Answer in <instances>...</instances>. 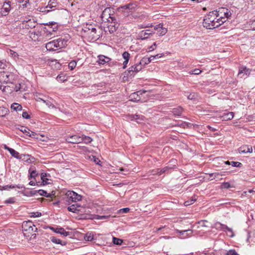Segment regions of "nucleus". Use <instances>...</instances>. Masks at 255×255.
I'll return each mask as SVG.
<instances>
[{
	"mask_svg": "<svg viewBox=\"0 0 255 255\" xmlns=\"http://www.w3.org/2000/svg\"><path fill=\"white\" fill-rule=\"evenodd\" d=\"M83 36L92 40L100 37V28L95 23H86L83 25L81 31Z\"/></svg>",
	"mask_w": 255,
	"mask_h": 255,
	"instance_id": "f257e3e1",
	"label": "nucleus"
},
{
	"mask_svg": "<svg viewBox=\"0 0 255 255\" xmlns=\"http://www.w3.org/2000/svg\"><path fill=\"white\" fill-rule=\"evenodd\" d=\"M215 13L212 11L205 16L203 22V25L204 27L209 29H213L221 25L215 15Z\"/></svg>",
	"mask_w": 255,
	"mask_h": 255,
	"instance_id": "f03ea898",
	"label": "nucleus"
},
{
	"mask_svg": "<svg viewBox=\"0 0 255 255\" xmlns=\"http://www.w3.org/2000/svg\"><path fill=\"white\" fill-rule=\"evenodd\" d=\"M22 229L24 236L29 237V234H31L32 236H34V238L35 237L36 234L32 233L36 232L37 229L31 221L23 222L22 224Z\"/></svg>",
	"mask_w": 255,
	"mask_h": 255,
	"instance_id": "7ed1b4c3",
	"label": "nucleus"
},
{
	"mask_svg": "<svg viewBox=\"0 0 255 255\" xmlns=\"http://www.w3.org/2000/svg\"><path fill=\"white\" fill-rule=\"evenodd\" d=\"M213 12H216L215 15L221 25L226 21L227 19L231 15L228 9L224 7L220 8L218 11L214 10Z\"/></svg>",
	"mask_w": 255,
	"mask_h": 255,
	"instance_id": "20e7f679",
	"label": "nucleus"
},
{
	"mask_svg": "<svg viewBox=\"0 0 255 255\" xmlns=\"http://www.w3.org/2000/svg\"><path fill=\"white\" fill-rule=\"evenodd\" d=\"M114 11L113 9L111 7H106L102 11L101 17L103 22H107L111 19H114L115 17L113 16Z\"/></svg>",
	"mask_w": 255,
	"mask_h": 255,
	"instance_id": "39448f33",
	"label": "nucleus"
},
{
	"mask_svg": "<svg viewBox=\"0 0 255 255\" xmlns=\"http://www.w3.org/2000/svg\"><path fill=\"white\" fill-rule=\"evenodd\" d=\"M35 29L32 31H29V37L33 40H38L39 38L42 35V32L43 31V26L38 25L35 27L33 26Z\"/></svg>",
	"mask_w": 255,
	"mask_h": 255,
	"instance_id": "423d86ee",
	"label": "nucleus"
},
{
	"mask_svg": "<svg viewBox=\"0 0 255 255\" xmlns=\"http://www.w3.org/2000/svg\"><path fill=\"white\" fill-rule=\"evenodd\" d=\"M107 22L108 23L106 25L107 26L105 27V30L106 32L109 31L110 33H113L116 31L119 26L115 18Z\"/></svg>",
	"mask_w": 255,
	"mask_h": 255,
	"instance_id": "0eeeda50",
	"label": "nucleus"
},
{
	"mask_svg": "<svg viewBox=\"0 0 255 255\" xmlns=\"http://www.w3.org/2000/svg\"><path fill=\"white\" fill-rule=\"evenodd\" d=\"M56 24V22H49V24L46 23H44V25H47L48 27H43V32H44L45 34H46V36H51L53 34V32H55L57 30L58 27L57 26H55V27H52L51 25H53Z\"/></svg>",
	"mask_w": 255,
	"mask_h": 255,
	"instance_id": "6e6552de",
	"label": "nucleus"
},
{
	"mask_svg": "<svg viewBox=\"0 0 255 255\" xmlns=\"http://www.w3.org/2000/svg\"><path fill=\"white\" fill-rule=\"evenodd\" d=\"M66 195L69 202L70 201L76 202L82 200V196L73 191H68L66 193Z\"/></svg>",
	"mask_w": 255,
	"mask_h": 255,
	"instance_id": "1a4fd4ad",
	"label": "nucleus"
},
{
	"mask_svg": "<svg viewBox=\"0 0 255 255\" xmlns=\"http://www.w3.org/2000/svg\"><path fill=\"white\" fill-rule=\"evenodd\" d=\"M142 68L141 62H139L138 63H136L131 66H130L128 71V76H133L135 73H137L140 71Z\"/></svg>",
	"mask_w": 255,
	"mask_h": 255,
	"instance_id": "9d476101",
	"label": "nucleus"
},
{
	"mask_svg": "<svg viewBox=\"0 0 255 255\" xmlns=\"http://www.w3.org/2000/svg\"><path fill=\"white\" fill-rule=\"evenodd\" d=\"M11 2L10 1H5L1 8L0 13L3 16L8 15L11 9Z\"/></svg>",
	"mask_w": 255,
	"mask_h": 255,
	"instance_id": "9b49d317",
	"label": "nucleus"
},
{
	"mask_svg": "<svg viewBox=\"0 0 255 255\" xmlns=\"http://www.w3.org/2000/svg\"><path fill=\"white\" fill-rule=\"evenodd\" d=\"M65 140L67 142L73 144H77L82 142L81 136L77 134L71 136H67Z\"/></svg>",
	"mask_w": 255,
	"mask_h": 255,
	"instance_id": "f8f14e48",
	"label": "nucleus"
},
{
	"mask_svg": "<svg viewBox=\"0 0 255 255\" xmlns=\"http://www.w3.org/2000/svg\"><path fill=\"white\" fill-rule=\"evenodd\" d=\"M251 72V70L247 68L246 67L241 66L239 68L238 76L243 78L244 76H248Z\"/></svg>",
	"mask_w": 255,
	"mask_h": 255,
	"instance_id": "ddd939ff",
	"label": "nucleus"
},
{
	"mask_svg": "<svg viewBox=\"0 0 255 255\" xmlns=\"http://www.w3.org/2000/svg\"><path fill=\"white\" fill-rule=\"evenodd\" d=\"M50 229L54 232L56 233L59 234L60 235H63L65 237H66L69 235V232H66L65 229L63 228H53L50 227Z\"/></svg>",
	"mask_w": 255,
	"mask_h": 255,
	"instance_id": "4468645a",
	"label": "nucleus"
},
{
	"mask_svg": "<svg viewBox=\"0 0 255 255\" xmlns=\"http://www.w3.org/2000/svg\"><path fill=\"white\" fill-rule=\"evenodd\" d=\"M238 150L240 153H252L253 152V148L251 146L245 145L241 146Z\"/></svg>",
	"mask_w": 255,
	"mask_h": 255,
	"instance_id": "2eb2a0df",
	"label": "nucleus"
},
{
	"mask_svg": "<svg viewBox=\"0 0 255 255\" xmlns=\"http://www.w3.org/2000/svg\"><path fill=\"white\" fill-rule=\"evenodd\" d=\"M20 130L26 135L33 138H35V136L36 135V133L30 130L28 128L24 127H21Z\"/></svg>",
	"mask_w": 255,
	"mask_h": 255,
	"instance_id": "dca6fc26",
	"label": "nucleus"
},
{
	"mask_svg": "<svg viewBox=\"0 0 255 255\" xmlns=\"http://www.w3.org/2000/svg\"><path fill=\"white\" fill-rule=\"evenodd\" d=\"M154 29L158 31L159 35H164L167 32V29L165 28H163V25L160 23L155 26Z\"/></svg>",
	"mask_w": 255,
	"mask_h": 255,
	"instance_id": "f3484780",
	"label": "nucleus"
},
{
	"mask_svg": "<svg viewBox=\"0 0 255 255\" xmlns=\"http://www.w3.org/2000/svg\"><path fill=\"white\" fill-rule=\"evenodd\" d=\"M152 34V32L150 29L142 30L138 33V37L141 39H146L149 35Z\"/></svg>",
	"mask_w": 255,
	"mask_h": 255,
	"instance_id": "a211bd4d",
	"label": "nucleus"
},
{
	"mask_svg": "<svg viewBox=\"0 0 255 255\" xmlns=\"http://www.w3.org/2000/svg\"><path fill=\"white\" fill-rule=\"evenodd\" d=\"M56 43V40L51 41L46 43V48L47 50L49 51H52L54 50L55 48H58V47H57V44Z\"/></svg>",
	"mask_w": 255,
	"mask_h": 255,
	"instance_id": "6ab92c4d",
	"label": "nucleus"
},
{
	"mask_svg": "<svg viewBox=\"0 0 255 255\" xmlns=\"http://www.w3.org/2000/svg\"><path fill=\"white\" fill-rule=\"evenodd\" d=\"M57 41V47L58 48L60 49L65 47L67 45V42L68 40L65 38H59L56 39Z\"/></svg>",
	"mask_w": 255,
	"mask_h": 255,
	"instance_id": "aec40b11",
	"label": "nucleus"
},
{
	"mask_svg": "<svg viewBox=\"0 0 255 255\" xmlns=\"http://www.w3.org/2000/svg\"><path fill=\"white\" fill-rule=\"evenodd\" d=\"M4 149L7 150L12 156L19 159V157H20L21 154H20L17 151H15L14 149L11 148L7 146L6 145H4Z\"/></svg>",
	"mask_w": 255,
	"mask_h": 255,
	"instance_id": "412c9836",
	"label": "nucleus"
},
{
	"mask_svg": "<svg viewBox=\"0 0 255 255\" xmlns=\"http://www.w3.org/2000/svg\"><path fill=\"white\" fill-rule=\"evenodd\" d=\"M176 231L177 233H179L181 235L183 236L182 238H186L187 237H190L193 232L192 230H186L184 231H179L178 230H176Z\"/></svg>",
	"mask_w": 255,
	"mask_h": 255,
	"instance_id": "4be33fe9",
	"label": "nucleus"
},
{
	"mask_svg": "<svg viewBox=\"0 0 255 255\" xmlns=\"http://www.w3.org/2000/svg\"><path fill=\"white\" fill-rule=\"evenodd\" d=\"M111 60V59L104 55H99L98 56V62L99 64L104 65L106 63H108Z\"/></svg>",
	"mask_w": 255,
	"mask_h": 255,
	"instance_id": "5701e85b",
	"label": "nucleus"
},
{
	"mask_svg": "<svg viewBox=\"0 0 255 255\" xmlns=\"http://www.w3.org/2000/svg\"><path fill=\"white\" fill-rule=\"evenodd\" d=\"M234 116L233 112L224 113L222 116H221V118L223 119V120L228 121L232 120Z\"/></svg>",
	"mask_w": 255,
	"mask_h": 255,
	"instance_id": "b1692460",
	"label": "nucleus"
},
{
	"mask_svg": "<svg viewBox=\"0 0 255 255\" xmlns=\"http://www.w3.org/2000/svg\"><path fill=\"white\" fill-rule=\"evenodd\" d=\"M49 65L52 67V68L55 69H60L61 67V64L57 62V60L56 59H53L49 61L48 62Z\"/></svg>",
	"mask_w": 255,
	"mask_h": 255,
	"instance_id": "393cba45",
	"label": "nucleus"
},
{
	"mask_svg": "<svg viewBox=\"0 0 255 255\" xmlns=\"http://www.w3.org/2000/svg\"><path fill=\"white\" fill-rule=\"evenodd\" d=\"M19 159H21V160L27 163H31L32 162L31 156L29 154H22L20 155V157H19Z\"/></svg>",
	"mask_w": 255,
	"mask_h": 255,
	"instance_id": "a878e982",
	"label": "nucleus"
},
{
	"mask_svg": "<svg viewBox=\"0 0 255 255\" xmlns=\"http://www.w3.org/2000/svg\"><path fill=\"white\" fill-rule=\"evenodd\" d=\"M36 192H37L40 195L45 196L46 197H51L52 195L50 193H47V192L44 190H38L37 191H35L33 194H35Z\"/></svg>",
	"mask_w": 255,
	"mask_h": 255,
	"instance_id": "bb28decb",
	"label": "nucleus"
},
{
	"mask_svg": "<svg viewBox=\"0 0 255 255\" xmlns=\"http://www.w3.org/2000/svg\"><path fill=\"white\" fill-rule=\"evenodd\" d=\"M145 117L140 115H134L132 116L131 120H135L137 123H140V121H143Z\"/></svg>",
	"mask_w": 255,
	"mask_h": 255,
	"instance_id": "cd10ccee",
	"label": "nucleus"
},
{
	"mask_svg": "<svg viewBox=\"0 0 255 255\" xmlns=\"http://www.w3.org/2000/svg\"><path fill=\"white\" fill-rule=\"evenodd\" d=\"M81 138L82 139V142H83L86 144H89L91 143L93 140L92 138L90 136H87L85 135H82L81 136Z\"/></svg>",
	"mask_w": 255,
	"mask_h": 255,
	"instance_id": "c85d7f7f",
	"label": "nucleus"
},
{
	"mask_svg": "<svg viewBox=\"0 0 255 255\" xmlns=\"http://www.w3.org/2000/svg\"><path fill=\"white\" fill-rule=\"evenodd\" d=\"M130 99L131 101L134 102H137L140 100V97L138 96V94L136 92H134L131 94L129 96Z\"/></svg>",
	"mask_w": 255,
	"mask_h": 255,
	"instance_id": "c756f323",
	"label": "nucleus"
},
{
	"mask_svg": "<svg viewBox=\"0 0 255 255\" xmlns=\"http://www.w3.org/2000/svg\"><path fill=\"white\" fill-rule=\"evenodd\" d=\"M50 240L52 242L55 243V244H60L62 246H64L66 245V243L65 242H62L60 239L55 237H52L50 238Z\"/></svg>",
	"mask_w": 255,
	"mask_h": 255,
	"instance_id": "7c9ffc66",
	"label": "nucleus"
},
{
	"mask_svg": "<svg viewBox=\"0 0 255 255\" xmlns=\"http://www.w3.org/2000/svg\"><path fill=\"white\" fill-rule=\"evenodd\" d=\"M11 109L15 111H20L22 110V106L18 103H13L11 106Z\"/></svg>",
	"mask_w": 255,
	"mask_h": 255,
	"instance_id": "2f4dec72",
	"label": "nucleus"
},
{
	"mask_svg": "<svg viewBox=\"0 0 255 255\" xmlns=\"http://www.w3.org/2000/svg\"><path fill=\"white\" fill-rule=\"evenodd\" d=\"M84 239L87 241H92L94 239V235L92 232H88L84 236Z\"/></svg>",
	"mask_w": 255,
	"mask_h": 255,
	"instance_id": "473e14b6",
	"label": "nucleus"
},
{
	"mask_svg": "<svg viewBox=\"0 0 255 255\" xmlns=\"http://www.w3.org/2000/svg\"><path fill=\"white\" fill-rule=\"evenodd\" d=\"M183 112V109L179 107L177 108H174L172 110V113L174 115L180 116Z\"/></svg>",
	"mask_w": 255,
	"mask_h": 255,
	"instance_id": "72a5a7b5",
	"label": "nucleus"
},
{
	"mask_svg": "<svg viewBox=\"0 0 255 255\" xmlns=\"http://www.w3.org/2000/svg\"><path fill=\"white\" fill-rule=\"evenodd\" d=\"M8 109L1 107H0V117H4L8 114Z\"/></svg>",
	"mask_w": 255,
	"mask_h": 255,
	"instance_id": "f704fd0d",
	"label": "nucleus"
},
{
	"mask_svg": "<svg viewBox=\"0 0 255 255\" xmlns=\"http://www.w3.org/2000/svg\"><path fill=\"white\" fill-rule=\"evenodd\" d=\"M68 210L70 212L77 213L80 211L79 209L77 208L76 205L72 204L68 207Z\"/></svg>",
	"mask_w": 255,
	"mask_h": 255,
	"instance_id": "c9c22d12",
	"label": "nucleus"
},
{
	"mask_svg": "<svg viewBox=\"0 0 255 255\" xmlns=\"http://www.w3.org/2000/svg\"><path fill=\"white\" fill-rule=\"evenodd\" d=\"M154 59V57L152 56H150L148 58H143L141 60V63H144V64H147L149 63L151 61H152Z\"/></svg>",
	"mask_w": 255,
	"mask_h": 255,
	"instance_id": "e433bc0d",
	"label": "nucleus"
},
{
	"mask_svg": "<svg viewBox=\"0 0 255 255\" xmlns=\"http://www.w3.org/2000/svg\"><path fill=\"white\" fill-rule=\"evenodd\" d=\"M40 100L43 102L49 108H55L54 105L49 100H45L42 98H39Z\"/></svg>",
	"mask_w": 255,
	"mask_h": 255,
	"instance_id": "4c0bfd02",
	"label": "nucleus"
},
{
	"mask_svg": "<svg viewBox=\"0 0 255 255\" xmlns=\"http://www.w3.org/2000/svg\"><path fill=\"white\" fill-rule=\"evenodd\" d=\"M113 243L117 245H121L123 243V240L116 237L113 238Z\"/></svg>",
	"mask_w": 255,
	"mask_h": 255,
	"instance_id": "58836bf2",
	"label": "nucleus"
},
{
	"mask_svg": "<svg viewBox=\"0 0 255 255\" xmlns=\"http://www.w3.org/2000/svg\"><path fill=\"white\" fill-rule=\"evenodd\" d=\"M47 174L46 173H42L41 175V179L42 180L43 184H47V180L48 179L46 178Z\"/></svg>",
	"mask_w": 255,
	"mask_h": 255,
	"instance_id": "ea45409f",
	"label": "nucleus"
},
{
	"mask_svg": "<svg viewBox=\"0 0 255 255\" xmlns=\"http://www.w3.org/2000/svg\"><path fill=\"white\" fill-rule=\"evenodd\" d=\"M129 210L130 209L129 208H124L119 210L117 212V213L119 214H121L123 213H128V212H129Z\"/></svg>",
	"mask_w": 255,
	"mask_h": 255,
	"instance_id": "a19ab883",
	"label": "nucleus"
},
{
	"mask_svg": "<svg viewBox=\"0 0 255 255\" xmlns=\"http://www.w3.org/2000/svg\"><path fill=\"white\" fill-rule=\"evenodd\" d=\"M196 201V198H192L190 200H188L185 202L184 205L186 206H189L193 204Z\"/></svg>",
	"mask_w": 255,
	"mask_h": 255,
	"instance_id": "79ce46f5",
	"label": "nucleus"
},
{
	"mask_svg": "<svg viewBox=\"0 0 255 255\" xmlns=\"http://www.w3.org/2000/svg\"><path fill=\"white\" fill-rule=\"evenodd\" d=\"M232 187L231 184L229 182H224L221 184V188L229 189Z\"/></svg>",
	"mask_w": 255,
	"mask_h": 255,
	"instance_id": "37998d69",
	"label": "nucleus"
},
{
	"mask_svg": "<svg viewBox=\"0 0 255 255\" xmlns=\"http://www.w3.org/2000/svg\"><path fill=\"white\" fill-rule=\"evenodd\" d=\"M208 222L207 221H201L198 222V224H199L201 227H208Z\"/></svg>",
	"mask_w": 255,
	"mask_h": 255,
	"instance_id": "c03bdc74",
	"label": "nucleus"
},
{
	"mask_svg": "<svg viewBox=\"0 0 255 255\" xmlns=\"http://www.w3.org/2000/svg\"><path fill=\"white\" fill-rule=\"evenodd\" d=\"M202 72V71L199 69H195L189 72L190 74L199 75Z\"/></svg>",
	"mask_w": 255,
	"mask_h": 255,
	"instance_id": "a18cd8bd",
	"label": "nucleus"
},
{
	"mask_svg": "<svg viewBox=\"0 0 255 255\" xmlns=\"http://www.w3.org/2000/svg\"><path fill=\"white\" fill-rule=\"evenodd\" d=\"M231 165L233 167H240L242 164L241 162L237 161H231Z\"/></svg>",
	"mask_w": 255,
	"mask_h": 255,
	"instance_id": "49530a36",
	"label": "nucleus"
},
{
	"mask_svg": "<svg viewBox=\"0 0 255 255\" xmlns=\"http://www.w3.org/2000/svg\"><path fill=\"white\" fill-rule=\"evenodd\" d=\"M129 54L128 52H124L123 54V57L125 59V60H128L129 58Z\"/></svg>",
	"mask_w": 255,
	"mask_h": 255,
	"instance_id": "de8ad7c7",
	"label": "nucleus"
},
{
	"mask_svg": "<svg viewBox=\"0 0 255 255\" xmlns=\"http://www.w3.org/2000/svg\"><path fill=\"white\" fill-rule=\"evenodd\" d=\"M217 225H219L220 226L221 229L224 231H227V229L229 228V227L227 226L222 224L220 223H217Z\"/></svg>",
	"mask_w": 255,
	"mask_h": 255,
	"instance_id": "09e8293b",
	"label": "nucleus"
},
{
	"mask_svg": "<svg viewBox=\"0 0 255 255\" xmlns=\"http://www.w3.org/2000/svg\"><path fill=\"white\" fill-rule=\"evenodd\" d=\"M197 96V94L195 93H191V94H189L187 96V98L189 100H193V99H196Z\"/></svg>",
	"mask_w": 255,
	"mask_h": 255,
	"instance_id": "8fccbe9b",
	"label": "nucleus"
},
{
	"mask_svg": "<svg viewBox=\"0 0 255 255\" xmlns=\"http://www.w3.org/2000/svg\"><path fill=\"white\" fill-rule=\"evenodd\" d=\"M76 66V62L74 61L70 62L69 64V67L71 70H73Z\"/></svg>",
	"mask_w": 255,
	"mask_h": 255,
	"instance_id": "3c124183",
	"label": "nucleus"
},
{
	"mask_svg": "<svg viewBox=\"0 0 255 255\" xmlns=\"http://www.w3.org/2000/svg\"><path fill=\"white\" fill-rule=\"evenodd\" d=\"M228 233H227V235L230 237H233L234 236V234L233 233V230L231 228H229L227 230Z\"/></svg>",
	"mask_w": 255,
	"mask_h": 255,
	"instance_id": "603ef678",
	"label": "nucleus"
},
{
	"mask_svg": "<svg viewBox=\"0 0 255 255\" xmlns=\"http://www.w3.org/2000/svg\"><path fill=\"white\" fill-rule=\"evenodd\" d=\"M227 255H238V253L236 252L235 250H231L229 251L227 253Z\"/></svg>",
	"mask_w": 255,
	"mask_h": 255,
	"instance_id": "864d4df0",
	"label": "nucleus"
},
{
	"mask_svg": "<svg viewBox=\"0 0 255 255\" xmlns=\"http://www.w3.org/2000/svg\"><path fill=\"white\" fill-rule=\"evenodd\" d=\"M167 170V167H165V168H164L163 169H157V173L159 175H161L162 173H164Z\"/></svg>",
	"mask_w": 255,
	"mask_h": 255,
	"instance_id": "5fc2aeb1",
	"label": "nucleus"
},
{
	"mask_svg": "<svg viewBox=\"0 0 255 255\" xmlns=\"http://www.w3.org/2000/svg\"><path fill=\"white\" fill-rule=\"evenodd\" d=\"M37 175L36 170H33L30 172V176L29 178H35V176Z\"/></svg>",
	"mask_w": 255,
	"mask_h": 255,
	"instance_id": "6e6d98bb",
	"label": "nucleus"
},
{
	"mask_svg": "<svg viewBox=\"0 0 255 255\" xmlns=\"http://www.w3.org/2000/svg\"><path fill=\"white\" fill-rule=\"evenodd\" d=\"M31 214L32 215L31 216L34 217H39L41 216V213L38 212H33Z\"/></svg>",
	"mask_w": 255,
	"mask_h": 255,
	"instance_id": "4d7b16f0",
	"label": "nucleus"
},
{
	"mask_svg": "<svg viewBox=\"0 0 255 255\" xmlns=\"http://www.w3.org/2000/svg\"><path fill=\"white\" fill-rule=\"evenodd\" d=\"M111 216H98V217L97 218V219L99 220H104V219H107L109 218Z\"/></svg>",
	"mask_w": 255,
	"mask_h": 255,
	"instance_id": "13d9d810",
	"label": "nucleus"
},
{
	"mask_svg": "<svg viewBox=\"0 0 255 255\" xmlns=\"http://www.w3.org/2000/svg\"><path fill=\"white\" fill-rule=\"evenodd\" d=\"M56 6V3L52 2H51L50 3H49L48 5L46 6V8H51L53 7H55Z\"/></svg>",
	"mask_w": 255,
	"mask_h": 255,
	"instance_id": "bf43d9fd",
	"label": "nucleus"
},
{
	"mask_svg": "<svg viewBox=\"0 0 255 255\" xmlns=\"http://www.w3.org/2000/svg\"><path fill=\"white\" fill-rule=\"evenodd\" d=\"M22 117L26 119H30V116L26 112H23L22 113Z\"/></svg>",
	"mask_w": 255,
	"mask_h": 255,
	"instance_id": "052dcab7",
	"label": "nucleus"
},
{
	"mask_svg": "<svg viewBox=\"0 0 255 255\" xmlns=\"http://www.w3.org/2000/svg\"><path fill=\"white\" fill-rule=\"evenodd\" d=\"M92 160L96 163L97 164H99V162H100V160L99 158H97L96 156H93L92 157Z\"/></svg>",
	"mask_w": 255,
	"mask_h": 255,
	"instance_id": "680f3d73",
	"label": "nucleus"
},
{
	"mask_svg": "<svg viewBox=\"0 0 255 255\" xmlns=\"http://www.w3.org/2000/svg\"><path fill=\"white\" fill-rule=\"evenodd\" d=\"M156 43L154 42L153 44L149 48V51H152L154 50L156 48Z\"/></svg>",
	"mask_w": 255,
	"mask_h": 255,
	"instance_id": "e2e57ef3",
	"label": "nucleus"
},
{
	"mask_svg": "<svg viewBox=\"0 0 255 255\" xmlns=\"http://www.w3.org/2000/svg\"><path fill=\"white\" fill-rule=\"evenodd\" d=\"M14 202V198H9L5 201V203H13Z\"/></svg>",
	"mask_w": 255,
	"mask_h": 255,
	"instance_id": "0e129e2a",
	"label": "nucleus"
},
{
	"mask_svg": "<svg viewBox=\"0 0 255 255\" xmlns=\"http://www.w3.org/2000/svg\"><path fill=\"white\" fill-rule=\"evenodd\" d=\"M146 92L144 90H140L136 92V93L138 94V96L140 97V95H142L143 94Z\"/></svg>",
	"mask_w": 255,
	"mask_h": 255,
	"instance_id": "69168bd1",
	"label": "nucleus"
},
{
	"mask_svg": "<svg viewBox=\"0 0 255 255\" xmlns=\"http://www.w3.org/2000/svg\"><path fill=\"white\" fill-rule=\"evenodd\" d=\"M64 77L62 78V76H60V75H58L57 78H56V79L58 80V81H65V79H64Z\"/></svg>",
	"mask_w": 255,
	"mask_h": 255,
	"instance_id": "338daca9",
	"label": "nucleus"
},
{
	"mask_svg": "<svg viewBox=\"0 0 255 255\" xmlns=\"http://www.w3.org/2000/svg\"><path fill=\"white\" fill-rule=\"evenodd\" d=\"M20 89V85L19 84L18 85H16L15 86V88H14V90L17 92L19 91Z\"/></svg>",
	"mask_w": 255,
	"mask_h": 255,
	"instance_id": "774afa93",
	"label": "nucleus"
}]
</instances>
